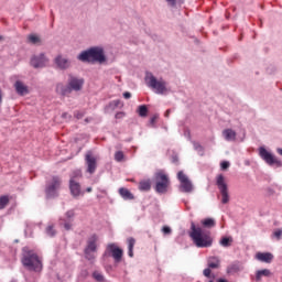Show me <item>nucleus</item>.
Here are the masks:
<instances>
[{"instance_id": "obj_18", "label": "nucleus", "mask_w": 282, "mask_h": 282, "mask_svg": "<svg viewBox=\"0 0 282 282\" xmlns=\"http://www.w3.org/2000/svg\"><path fill=\"white\" fill-rule=\"evenodd\" d=\"M256 259L257 261H261V263H270L274 261V254L272 252H257Z\"/></svg>"}, {"instance_id": "obj_23", "label": "nucleus", "mask_w": 282, "mask_h": 282, "mask_svg": "<svg viewBox=\"0 0 282 282\" xmlns=\"http://www.w3.org/2000/svg\"><path fill=\"white\" fill-rule=\"evenodd\" d=\"M223 134L225 135V140H227L228 142L237 140V132H235V130L232 129H225L223 131Z\"/></svg>"}, {"instance_id": "obj_38", "label": "nucleus", "mask_w": 282, "mask_h": 282, "mask_svg": "<svg viewBox=\"0 0 282 282\" xmlns=\"http://www.w3.org/2000/svg\"><path fill=\"white\" fill-rule=\"evenodd\" d=\"M115 160H116L117 162H122V160H124V152H122V151H117V152L115 153Z\"/></svg>"}, {"instance_id": "obj_39", "label": "nucleus", "mask_w": 282, "mask_h": 282, "mask_svg": "<svg viewBox=\"0 0 282 282\" xmlns=\"http://www.w3.org/2000/svg\"><path fill=\"white\" fill-rule=\"evenodd\" d=\"M228 169H230V162L229 161L220 162V171H228Z\"/></svg>"}, {"instance_id": "obj_42", "label": "nucleus", "mask_w": 282, "mask_h": 282, "mask_svg": "<svg viewBox=\"0 0 282 282\" xmlns=\"http://www.w3.org/2000/svg\"><path fill=\"white\" fill-rule=\"evenodd\" d=\"M158 118H160V115H159V113H154V115L150 118V124H151V127H155V122H156Z\"/></svg>"}, {"instance_id": "obj_62", "label": "nucleus", "mask_w": 282, "mask_h": 282, "mask_svg": "<svg viewBox=\"0 0 282 282\" xmlns=\"http://www.w3.org/2000/svg\"><path fill=\"white\" fill-rule=\"evenodd\" d=\"M3 39H4L3 35H0V41H3Z\"/></svg>"}, {"instance_id": "obj_12", "label": "nucleus", "mask_w": 282, "mask_h": 282, "mask_svg": "<svg viewBox=\"0 0 282 282\" xmlns=\"http://www.w3.org/2000/svg\"><path fill=\"white\" fill-rule=\"evenodd\" d=\"M86 166H87V173L90 175H94L96 173V169H98V161L94 156V152L89 150L85 155Z\"/></svg>"}, {"instance_id": "obj_14", "label": "nucleus", "mask_w": 282, "mask_h": 282, "mask_svg": "<svg viewBox=\"0 0 282 282\" xmlns=\"http://www.w3.org/2000/svg\"><path fill=\"white\" fill-rule=\"evenodd\" d=\"M68 85L73 91H80L83 89V85H85V78L70 76Z\"/></svg>"}, {"instance_id": "obj_32", "label": "nucleus", "mask_w": 282, "mask_h": 282, "mask_svg": "<svg viewBox=\"0 0 282 282\" xmlns=\"http://www.w3.org/2000/svg\"><path fill=\"white\" fill-rule=\"evenodd\" d=\"M10 204V197L9 196H0V210H3Z\"/></svg>"}, {"instance_id": "obj_13", "label": "nucleus", "mask_w": 282, "mask_h": 282, "mask_svg": "<svg viewBox=\"0 0 282 282\" xmlns=\"http://www.w3.org/2000/svg\"><path fill=\"white\" fill-rule=\"evenodd\" d=\"M69 192L74 199H78L80 195H85V193L82 191L80 183L76 181H69Z\"/></svg>"}, {"instance_id": "obj_6", "label": "nucleus", "mask_w": 282, "mask_h": 282, "mask_svg": "<svg viewBox=\"0 0 282 282\" xmlns=\"http://www.w3.org/2000/svg\"><path fill=\"white\" fill-rule=\"evenodd\" d=\"M154 191L159 195H166L169 193V186H171V178L169 175L164 173V171L160 170L154 174Z\"/></svg>"}, {"instance_id": "obj_33", "label": "nucleus", "mask_w": 282, "mask_h": 282, "mask_svg": "<svg viewBox=\"0 0 282 282\" xmlns=\"http://www.w3.org/2000/svg\"><path fill=\"white\" fill-rule=\"evenodd\" d=\"M239 264H231L227 268V274H235L237 272H240Z\"/></svg>"}, {"instance_id": "obj_17", "label": "nucleus", "mask_w": 282, "mask_h": 282, "mask_svg": "<svg viewBox=\"0 0 282 282\" xmlns=\"http://www.w3.org/2000/svg\"><path fill=\"white\" fill-rule=\"evenodd\" d=\"M263 276L270 279V276H272V271H270V269L258 270L256 271V275H251V281L261 282V279H263Z\"/></svg>"}, {"instance_id": "obj_55", "label": "nucleus", "mask_w": 282, "mask_h": 282, "mask_svg": "<svg viewBox=\"0 0 282 282\" xmlns=\"http://www.w3.org/2000/svg\"><path fill=\"white\" fill-rule=\"evenodd\" d=\"M65 230H72V224L70 223H64Z\"/></svg>"}, {"instance_id": "obj_5", "label": "nucleus", "mask_w": 282, "mask_h": 282, "mask_svg": "<svg viewBox=\"0 0 282 282\" xmlns=\"http://www.w3.org/2000/svg\"><path fill=\"white\" fill-rule=\"evenodd\" d=\"M112 258L115 261V268H118L119 263H122V257H124V250L116 243H108L106 250L102 253L101 259H109Z\"/></svg>"}, {"instance_id": "obj_50", "label": "nucleus", "mask_w": 282, "mask_h": 282, "mask_svg": "<svg viewBox=\"0 0 282 282\" xmlns=\"http://www.w3.org/2000/svg\"><path fill=\"white\" fill-rule=\"evenodd\" d=\"M274 72H276V67H274V66H269L267 68V74H274Z\"/></svg>"}, {"instance_id": "obj_29", "label": "nucleus", "mask_w": 282, "mask_h": 282, "mask_svg": "<svg viewBox=\"0 0 282 282\" xmlns=\"http://www.w3.org/2000/svg\"><path fill=\"white\" fill-rule=\"evenodd\" d=\"M69 182H76V180H82L83 177V170L80 169H77V170H74L70 175H69Z\"/></svg>"}, {"instance_id": "obj_45", "label": "nucleus", "mask_w": 282, "mask_h": 282, "mask_svg": "<svg viewBox=\"0 0 282 282\" xmlns=\"http://www.w3.org/2000/svg\"><path fill=\"white\" fill-rule=\"evenodd\" d=\"M127 113L124 111H119L115 115L116 120H122Z\"/></svg>"}, {"instance_id": "obj_61", "label": "nucleus", "mask_w": 282, "mask_h": 282, "mask_svg": "<svg viewBox=\"0 0 282 282\" xmlns=\"http://www.w3.org/2000/svg\"><path fill=\"white\" fill-rule=\"evenodd\" d=\"M108 270H113V267L112 265H108Z\"/></svg>"}, {"instance_id": "obj_52", "label": "nucleus", "mask_w": 282, "mask_h": 282, "mask_svg": "<svg viewBox=\"0 0 282 282\" xmlns=\"http://www.w3.org/2000/svg\"><path fill=\"white\" fill-rule=\"evenodd\" d=\"M184 135H185V138H187V140H191V130H188V129H185V131H184Z\"/></svg>"}, {"instance_id": "obj_53", "label": "nucleus", "mask_w": 282, "mask_h": 282, "mask_svg": "<svg viewBox=\"0 0 282 282\" xmlns=\"http://www.w3.org/2000/svg\"><path fill=\"white\" fill-rule=\"evenodd\" d=\"M122 96H123V98H124L126 100H129V98H131V93H130V91H124V93L122 94Z\"/></svg>"}, {"instance_id": "obj_46", "label": "nucleus", "mask_w": 282, "mask_h": 282, "mask_svg": "<svg viewBox=\"0 0 282 282\" xmlns=\"http://www.w3.org/2000/svg\"><path fill=\"white\" fill-rule=\"evenodd\" d=\"M80 276L82 279H87V276H89V271L87 269H83L80 271Z\"/></svg>"}, {"instance_id": "obj_59", "label": "nucleus", "mask_w": 282, "mask_h": 282, "mask_svg": "<svg viewBox=\"0 0 282 282\" xmlns=\"http://www.w3.org/2000/svg\"><path fill=\"white\" fill-rule=\"evenodd\" d=\"M93 188L91 187H87L86 188V193H91Z\"/></svg>"}, {"instance_id": "obj_35", "label": "nucleus", "mask_w": 282, "mask_h": 282, "mask_svg": "<svg viewBox=\"0 0 282 282\" xmlns=\"http://www.w3.org/2000/svg\"><path fill=\"white\" fill-rule=\"evenodd\" d=\"M93 279L96 280L97 282H105V275L98 271L93 272Z\"/></svg>"}, {"instance_id": "obj_41", "label": "nucleus", "mask_w": 282, "mask_h": 282, "mask_svg": "<svg viewBox=\"0 0 282 282\" xmlns=\"http://www.w3.org/2000/svg\"><path fill=\"white\" fill-rule=\"evenodd\" d=\"M167 6H170L171 8H176L177 7V2L182 3V1L180 0H165Z\"/></svg>"}, {"instance_id": "obj_2", "label": "nucleus", "mask_w": 282, "mask_h": 282, "mask_svg": "<svg viewBox=\"0 0 282 282\" xmlns=\"http://www.w3.org/2000/svg\"><path fill=\"white\" fill-rule=\"evenodd\" d=\"M188 236L196 248H210L213 246L214 239L213 236H210V231L202 227H197L195 221L191 223Z\"/></svg>"}, {"instance_id": "obj_48", "label": "nucleus", "mask_w": 282, "mask_h": 282, "mask_svg": "<svg viewBox=\"0 0 282 282\" xmlns=\"http://www.w3.org/2000/svg\"><path fill=\"white\" fill-rule=\"evenodd\" d=\"M274 193H275L274 188H272V187H267V195H268L269 197H272V195H274Z\"/></svg>"}, {"instance_id": "obj_51", "label": "nucleus", "mask_w": 282, "mask_h": 282, "mask_svg": "<svg viewBox=\"0 0 282 282\" xmlns=\"http://www.w3.org/2000/svg\"><path fill=\"white\" fill-rule=\"evenodd\" d=\"M62 118H63L64 120H72V115H68L67 112H63V113H62Z\"/></svg>"}, {"instance_id": "obj_34", "label": "nucleus", "mask_w": 282, "mask_h": 282, "mask_svg": "<svg viewBox=\"0 0 282 282\" xmlns=\"http://www.w3.org/2000/svg\"><path fill=\"white\" fill-rule=\"evenodd\" d=\"M192 143H193L194 150L197 151L199 155H204V147L199 144V142L197 141H193Z\"/></svg>"}, {"instance_id": "obj_40", "label": "nucleus", "mask_w": 282, "mask_h": 282, "mask_svg": "<svg viewBox=\"0 0 282 282\" xmlns=\"http://www.w3.org/2000/svg\"><path fill=\"white\" fill-rule=\"evenodd\" d=\"M273 237H274L278 241H281L282 229H275V230L273 231Z\"/></svg>"}, {"instance_id": "obj_43", "label": "nucleus", "mask_w": 282, "mask_h": 282, "mask_svg": "<svg viewBox=\"0 0 282 282\" xmlns=\"http://www.w3.org/2000/svg\"><path fill=\"white\" fill-rule=\"evenodd\" d=\"M74 117H75L77 120H83V118H85V112L76 110V111L74 112Z\"/></svg>"}, {"instance_id": "obj_30", "label": "nucleus", "mask_w": 282, "mask_h": 282, "mask_svg": "<svg viewBox=\"0 0 282 282\" xmlns=\"http://www.w3.org/2000/svg\"><path fill=\"white\" fill-rule=\"evenodd\" d=\"M219 258L217 257H212L209 258V261H208V268H210L212 270H217V268H219Z\"/></svg>"}, {"instance_id": "obj_44", "label": "nucleus", "mask_w": 282, "mask_h": 282, "mask_svg": "<svg viewBox=\"0 0 282 282\" xmlns=\"http://www.w3.org/2000/svg\"><path fill=\"white\" fill-rule=\"evenodd\" d=\"M162 232H163V235H171V232H173V229H171L170 226H163Z\"/></svg>"}, {"instance_id": "obj_49", "label": "nucleus", "mask_w": 282, "mask_h": 282, "mask_svg": "<svg viewBox=\"0 0 282 282\" xmlns=\"http://www.w3.org/2000/svg\"><path fill=\"white\" fill-rule=\"evenodd\" d=\"M65 215H66V217H67L68 219H72L76 214L74 213L73 209H70V210L66 212Z\"/></svg>"}, {"instance_id": "obj_64", "label": "nucleus", "mask_w": 282, "mask_h": 282, "mask_svg": "<svg viewBox=\"0 0 282 282\" xmlns=\"http://www.w3.org/2000/svg\"><path fill=\"white\" fill-rule=\"evenodd\" d=\"M11 282H17V280H11Z\"/></svg>"}, {"instance_id": "obj_37", "label": "nucleus", "mask_w": 282, "mask_h": 282, "mask_svg": "<svg viewBox=\"0 0 282 282\" xmlns=\"http://www.w3.org/2000/svg\"><path fill=\"white\" fill-rule=\"evenodd\" d=\"M73 90H72V87L69 86V84L67 86H63L61 88V95L62 96H67V94H70Z\"/></svg>"}, {"instance_id": "obj_8", "label": "nucleus", "mask_w": 282, "mask_h": 282, "mask_svg": "<svg viewBox=\"0 0 282 282\" xmlns=\"http://www.w3.org/2000/svg\"><path fill=\"white\" fill-rule=\"evenodd\" d=\"M216 186L221 195V204H228L230 202V194L228 193V183H226L224 174L216 176Z\"/></svg>"}, {"instance_id": "obj_9", "label": "nucleus", "mask_w": 282, "mask_h": 282, "mask_svg": "<svg viewBox=\"0 0 282 282\" xmlns=\"http://www.w3.org/2000/svg\"><path fill=\"white\" fill-rule=\"evenodd\" d=\"M145 83L150 89H155V94H164L166 91V82L158 80V77L151 73L150 76H145Z\"/></svg>"}, {"instance_id": "obj_25", "label": "nucleus", "mask_w": 282, "mask_h": 282, "mask_svg": "<svg viewBox=\"0 0 282 282\" xmlns=\"http://www.w3.org/2000/svg\"><path fill=\"white\" fill-rule=\"evenodd\" d=\"M137 113L140 118H147L149 116V106L147 105H140L137 108Z\"/></svg>"}, {"instance_id": "obj_15", "label": "nucleus", "mask_w": 282, "mask_h": 282, "mask_svg": "<svg viewBox=\"0 0 282 282\" xmlns=\"http://www.w3.org/2000/svg\"><path fill=\"white\" fill-rule=\"evenodd\" d=\"M54 63L56 64L57 69H69V67H72V62H69V59L63 57V55H57L54 58Z\"/></svg>"}, {"instance_id": "obj_10", "label": "nucleus", "mask_w": 282, "mask_h": 282, "mask_svg": "<svg viewBox=\"0 0 282 282\" xmlns=\"http://www.w3.org/2000/svg\"><path fill=\"white\" fill-rule=\"evenodd\" d=\"M177 180L180 182L178 191L180 193H193L195 187L193 186V182L186 174H184V171L177 172Z\"/></svg>"}, {"instance_id": "obj_21", "label": "nucleus", "mask_w": 282, "mask_h": 282, "mask_svg": "<svg viewBox=\"0 0 282 282\" xmlns=\"http://www.w3.org/2000/svg\"><path fill=\"white\" fill-rule=\"evenodd\" d=\"M200 224L203 228H207V229L215 228L217 226V221L215 220V218H210V217L204 218L200 221Z\"/></svg>"}, {"instance_id": "obj_36", "label": "nucleus", "mask_w": 282, "mask_h": 282, "mask_svg": "<svg viewBox=\"0 0 282 282\" xmlns=\"http://www.w3.org/2000/svg\"><path fill=\"white\" fill-rule=\"evenodd\" d=\"M203 274L204 276H206V279H215V274H213V269H210L209 267L203 271Z\"/></svg>"}, {"instance_id": "obj_3", "label": "nucleus", "mask_w": 282, "mask_h": 282, "mask_svg": "<svg viewBox=\"0 0 282 282\" xmlns=\"http://www.w3.org/2000/svg\"><path fill=\"white\" fill-rule=\"evenodd\" d=\"M21 263L29 272H41L43 270V261L39 257V253L30 249V247L22 248Z\"/></svg>"}, {"instance_id": "obj_63", "label": "nucleus", "mask_w": 282, "mask_h": 282, "mask_svg": "<svg viewBox=\"0 0 282 282\" xmlns=\"http://www.w3.org/2000/svg\"><path fill=\"white\" fill-rule=\"evenodd\" d=\"M14 243H19V239H15V240H14Z\"/></svg>"}, {"instance_id": "obj_54", "label": "nucleus", "mask_w": 282, "mask_h": 282, "mask_svg": "<svg viewBox=\"0 0 282 282\" xmlns=\"http://www.w3.org/2000/svg\"><path fill=\"white\" fill-rule=\"evenodd\" d=\"M85 259H87L88 261H93L94 254H91V251H89V254H85Z\"/></svg>"}, {"instance_id": "obj_16", "label": "nucleus", "mask_w": 282, "mask_h": 282, "mask_svg": "<svg viewBox=\"0 0 282 282\" xmlns=\"http://www.w3.org/2000/svg\"><path fill=\"white\" fill-rule=\"evenodd\" d=\"M98 241V235L96 234H93L88 240V245L87 247L85 248L84 250V253L85 254H89V252H96L97 250V246H96V242Z\"/></svg>"}, {"instance_id": "obj_11", "label": "nucleus", "mask_w": 282, "mask_h": 282, "mask_svg": "<svg viewBox=\"0 0 282 282\" xmlns=\"http://www.w3.org/2000/svg\"><path fill=\"white\" fill-rule=\"evenodd\" d=\"M48 63L50 58H47V55H45V53L33 55L30 59V65L34 69H43V67H47Z\"/></svg>"}, {"instance_id": "obj_1", "label": "nucleus", "mask_w": 282, "mask_h": 282, "mask_svg": "<svg viewBox=\"0 0 282 282\" xmlns=\"http://www.w3.org/2000/svg\"><path fill=\"white\" fill-rule=\"evenodd\" d=\"M77 61L87 63L88 65H96V63L98 65H105L108 58L102 46H90L77 55Z\"/></svg>"}, {"instance_id": "obj_4", "label": "nucleus", "mask_w": 282, "mask_h": 282, "mask_svg": "<svg viewBox=\"0 0 282 282\" xmlns=\"http://www.w3.org/2000/svg\"><path fill=\"white\" fill-rule=\"evenodd\" d=\"M61 186H63V178L58 175H53L51 181L46 182L44 188L45 199H57V197H61Z\"/></svg>"}, {"instance_id": "obj_19", "label": "nucleus", "mask_w": 282, "mask_h": 282, "mask_svg": "<svg viewBox=\"0 0 282 282\" xmlns=\"http://www.w3.org/2000/svg\"><path fill=\"white\" fill-rule=\"evenodd\" d=\"M15 91L19 96H28L30 94V89L23 82L17 80L14 84Z\"/></svg>"}, {"instance_id": "obj_22", "label": "nucleus", "mask_w": 282, "mask_h": 282, "mask_svg": "<svg viewBox=\"0 0 282 282\" xmlns=\"http://www.w3.org/2000/svg\"><path fill=\"white\" fill-rule=\"evenodd\" d=\"M139 191L142 193H149L151 191V180H144L139 182Z\"/></svg>"}, {"instance_id": "obj_56", "label": "nucleus", "mask_w": 282, "mask_h": 282, "mask_svg": "<svg viewBox=\"0 0 282 282\" xmlns=\"http://www.w3.org/2000/svg\"><path fill=\"white\" fill-rule=\"evenodd\" d=\"M216 282H229L226 278H218Z\"/></svg>"}, {"instance_id": "obj_28", "label": "nucleus", "mask_w": 282, "mask_h": 282, "mask_svg": "<svg viewBox=\"0 0 282 282\" xmlns=\"http://www.w3.org/2000/svg\"><path fill=\"white\" fill-rule=\"evenodd\" d=\"M122 101L120 100V99H116V100H112V101H110L106 107H105V109L107 110V111H116V109H118V107H120V104H121Z\"/></svg>"}, {"instance_id": "obj_27", "label": "nucleus", "mask_w": 282, "mask_h": 282, "mask_svg": "<svg viewBox=\"0 0 282 282\" xmlns=\"http://www.w3.org/2000/svg\"><path fill=\"white\" fill-rule=\"evenodd\" d=\"M28 43H31V45H41L42 41L37 34L32 33L28 35Z\"/></svg>"}, {"instance_id": "obj_24", "label": "nucleus", "mask_w": 282, "mask_h": 282, "mask_svg": "<svg viewBox=\"0 0 282 282\" xmlns=\"http://www.w3.org/2000/svg\"><path fill=\"white\" fill-rule=\"evenodd\" d=\"M127 243H128V257L133 259V248H135V238L129 237L127 239Z\"/></svg>"}, {"instance_id": "obj_20", "label": "nucleus", "mask_w": 282, "mask_h": 282, "mask_svg": "<svg viewBox=\"0 0 282 282\" xmlns=\"http://www.w3.org/2000/svg\"><path fill=\"white\" fill-rule=\"evenodd\" d=\"M118 193H119L120 197H122V199H124L126 202L135 199V196L133 195V193H131V191H129V188H127V187H120L118 189Z\"/></svg>"}, {"instance_id": "obj_57", "label": "nucleus", "mask_w": 282, "mask_h": 282, "mask_svg": "<svg viewBox=\"0 0 282 282\" xmlns=\"http://www.w3.org/2000/svg\"><path fill=\"white\" fill-rule=\"evenodd\" d=\"M165 118H169V116H171V109H167L164 113Z\"/></svg>"}, {"instance_id": "obj_58", "label": "nucleus", "mask_w": 282, "mask_h": 282, "mask_svg": "<svg viewBox=\"0 0 282 282\" xmlns=\"http://www.w3.org/2000/svg\"><path fill=\"white\" fill-rule=\"evenodd\" d=\"M1 102H3V94H2V91L0 89V105H1Z\"/></svg>"}, {"instance_id": "obj_26", "label": "nucleus", "mask_w": 282, "mask_h": 282, "mask_svg": "<svg viewBox=\"0 0 282 282\" xmlns=\"http://www.w3.org/2000/svg\"><path fill=\"white\" fill-rule=\"evenodd\" d=\"M232 237L231 236H223L219 240V243L223 246V248H230L232 246Z\"/></svg>"}, {"instance_id": "obj_47", "label": "nucleus", "mask_w": 282, "mask_h": 282, "mask_svg": "<svg viewBox=\"0 0 282 282\" xmlns=\"http://www.w3.org/2000/svg\"><path fill=\"white\" fill-rule=\"evenodd\" d=\"M172 164H180V156L177 154L172 155Z\"/></svg>"}, {"instance_id": "obj_7", "label": "nucleus", "mask_w": 282, "mask_h": 282, "mask_svg": "<svg viewBox=\"0 0 282 282\" xmlns=\"http://www.w3.org/2000/svg\"><path fill=\"white\" fill-rule=\"evenodd\" d=\"M258 151L259 156L261 158V160H263V162H265V164H268L269 166H276V169L282 167L281 160L276 159V156L272 152L268 151L265 147H260Z\"/></svg>"}, {"instance_id": "obj_60", "label": "nucleus", "mask_w": 282, "mask_h": 282, "mask_svg": "<svg viewBox=\"0 0 282 282\" xmlns=\"http://www.w3.org/2000/svg\"><path fill=\"white\" fill-rule=\"evenodd\" d=\"M243 40V35H240L239 37H238V41H242Z\"/></svg>"}, {"instance_id": "obj_31", "label": "nucleus", "mask_w": 282, "mask_h": 282, "mask_svg": "<svg viewBox=\"0 0 282 282\" xmlns=\"http://www.w3.org/2000/svg\"><path fill=\"white\" fill-rule=\"evenodd\" d=\"M45 232H46L47 237H51V238H54V237H56V235H57L56 229H54V225H48V226L45 228Z\"/></svg>"}]
</instances>
